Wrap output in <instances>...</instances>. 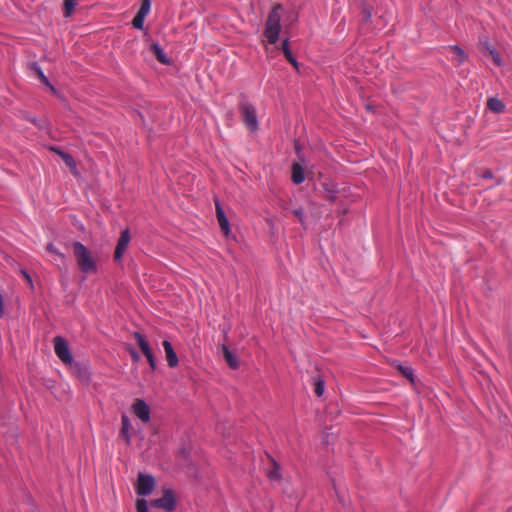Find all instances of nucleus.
I'll list each match as a JSON object with an SVG mask.
<instances>
[{
    "mask_svg": "<svg viewBox=\"0 0 512 512\" xmlns=\"http://www.w3.org/2000/svg\"><path fill=\"white\" fill-rule=\"evenodd\" d=\"M53 343H54V351H55V354L57 355V357L64 364H71L73 361V357L68 348L67 341L61 336H56L53 340Z\"/></svg>",
    "mask_w": 512,
    "mask_h": 512,
    "instance_id": "obj_5",
    "label": "nucleus"
},
{
    "mask_svg": "<svg viewBox=\"0 0 512 512\" xmlns=\"http://www.w3.org/2000/svg\"><path fill=\"white\" fill-rule=\"evenodd\" d=\"M487 107L495 113H501L505 110L504 103L496 97H491L487 100Z\"/></svg>",
    "mask_w": 512,
    "mask_h": 512,
    "instance_id": "obj_19",
    "label": "nucleus"
},
{
    "mask_svg": "<svg viewBox=\"0 0 512 512\" xmlns=\"http://www.w3.org/2000/svg\"><path fill=\"white\" fill-rule=\"evenodd\" d=\"M154 487L155 479L153 476L143 473L138 474L135 490L139 496H148L152 493Z\"/></svg>",
    "mask_w": 512,
    "mask_h": 512,
    "instance_id": "obj_4",
    "label": "nucleus"
},
{
    "mask_svg": "<svg viewBox=\"0 0 512 512\" xmlns=\"http://www.w3.org/2000/svg\"><path fill=\"white\" fill-rule=\"evenodd\" d=\"M4 314V304H3V296L0 293V317H2Z\"/></svg>",
    "mask_w": 512,
    "mask_h": 512,
    "instance_id": "obj_36",
    "label": "nucleus"
},
{
    "mask_svg": "<svg viewBox=\"0 0 512 512\" xmlns=\"http://www.w3.org/2000/svg\"><path fill=\"white\" fill-rule=\"evenodd\" d=\"M490 56L496 66H501V58L495 50H490Z\"/></svg>",
    "mask_w": 512,
    "mask_h": 512,
    "instance_id": "obj_29",
    "label": "nucleus"
},
{
    "mask_svg": "<svg viewBox=\"0 0 512 512\" xmlns=\"http://www.w3.org/2000/svg\"><path fill=\"white\" fill-rule=\"evenodd\" d=\"M492 171L489 169H484L481 171V177L485 179H491L492 178Z\"/></svg>",
    "mask_w": 512,
    "mask_h": 512,
    "instance_id": "obj_34",
    "label": "nucleus"
},
{
    "mask_svg": "<svg viewBox=\"0 0 512 512\" xmlns=\"http://www.w3.org/2000/svg\"><path fill=\"white\" fill-rule=\"evenodd\" d=\"M151 3L150 0H142L141 6L132 20V26L135 29H142L144 20L150 11Z\"/></svg>",
    "mask_w": 512,
    "mask_h": 512,
    "instance_id": "obj_9",
    "label": "nucleus"
},
{
    "mask_svg": "<svg viewBox=\"0 0 512 512\" xmlns=\"http://www.w3.org/2000/svg\"><path fill=\"white\" fill-rule=\"evenodd\" d=\"M216 217H217V220H218V223H219V226H220L222 232L225 235H228L230 232L229 221L218 202H216Z\"/></svg>",
    "mask_w": 512,
    "mask_h": 512,
    "instance_id": "obj_11",
    "label": "nucleus"
},
{
    "mask_svg": "<svg viewBox=\"0 0 512 512\" xmlns=\"http://www.w3.org/2000/svg\"><path fill=\"white\" fill-rule=\"evenodd\" d=\"M448 51L452 54V62L457 66L463 64L467 59L465 51L457 45L449 46Z\"/></svg>",
    "mask_w": 512,
    "mask_h": 512,
    "instance_id": "obj_10",
    "label": "nucleus"
},
{
    "mask_svg": "<svg viewBox=\"0 0 512 512\" xmlns=\"http://www.w3.org/2000/svg\"><path fill=\"white\" fill-rule=\"evenodd\" d=\"M130 232L128 229H125L121 232L120 237L117 241V245L114 251V260L119 262L128 248L130 242Z\"/></svg>",
    "mask_w": 512,
    "mask_h": 512,
    "instance_id": "obj_8",
    "label": "nucleus"
},
{
    "mask_svg": "<svg viewBox=\"0 0 512 512\" xmlns=\"http://www.w3.org/2000/svg\"><path fill=\"white\" fill-rule=\"evenodd\" d=\"M73 253L77 264L83 273L91 274L97 271V265L90 251L81 243H73Z\"/></svg>",
    "mask_w": 512,
    "mask_h": 512,
    "instance_id": "obj_2",
    "label": "nucleus"
},
{
    "mask_svg": "<svg viewBox=\"0 0 512 512\" xmlns=\"http://www.w3.org/2000/svg\"><path fill=\"white\" fill-rule=\"evenodd\" d=\"M133 337L136 339L139 348L141 349V351L143 352V354L145 356L152 353V350L150 348L148 341L141 333L134 332Z\"/></svg>",
    "mask_w": 512,
    "mask_h": 512,
    "instance_id": "obj_17",
    "label": "nucleus"
},
{
    "mask_svg": "<svg viewBox=\"0 0 512 512\" xmlns=\"http://www.w3.org/2000/svg\"><path fill=\"white\" fill-rule=\"evenodd\" d=\"M136 511L148 512L147 501L145 499L141 498L136 501Z\"/></svg>",
    "mask_w": 512,
    "mask_h": 512,
    "instance_id": "obj_26",
    "label": "nucleus"
},
{
    "mask_svg": "<svg viewBox=\"0 0 512 512\" xmlns=\"http://www.w3.org/2000/svg\"><path fill=\"white\" fill-rule=\"evenodd\" d=\"M370 18H371L370 11H368L367 9H364L363 10V20L367 22L370 20Z\"/></svg>",
    "mask_w": 512,
    "mask_h": 512,
    "instance_id": "obj_35",
    "label": "nucleus"
},
{
    "mask_svg": "<svg viewBox=\"0 0 512 512\" xmlns=\"http://www.w3.org/2000/svg\"><path fill=\"white\" fill-rule=\"evenodd\" d=\"M314 392L318 397H321L324 393V380L321 377L314 379Z\"/></svg>",
    "mask_w": 512,
    "mask_h": 512,
    "instance_id": "obj_23",
    "label": "nucleus"
},
{
    "mask_svg": "<svg viewBox=\"0 0 512 512\" xmlns=\"http://www.w3.org/2000/svg\"><path fill=\"white\" fill-rule=\"evenodd\" d=\"M121 425H122V427L120 430V435L125 438L127 443H129V441H130L129 431L131 428V423H130L128 416L125 414H123L121 416Z\"/></svg>",
    "mask_w": 512,
    "mask_h": 512,
    "instance_id": "obj_20",
    "label": "nucleus"
},
{
    "mask_svg": "<svg viewBox=\"0 0 512 512\" xmlns=\"http://www.w3.org/2000/svg\"><path fill=\"white\" fill-rule=\"evenodd\" d=\"M54 151H56L59 156L62 158V160L64 161V163L71 169H74L76 168V163L74 161V158L66 153V152H63V151H60V150H56V149H53Z\"/></svg>",
    "mask_w": 512,
    "mask_h": 512,
    "instance_id": "obj_22",
    "label": "nucleus"
},
{
    "mask_svg": "<svg viewBox=\"0 0 512 512\" xmlns=\"http://www.w3.org/2000/svg\"><path fill=\"white\" fill-rule=\"evenodd\" d=\"M293 215L298 218L300 223L304 222V210L302 208H297L292 211Z\"/></svg>",
    "mask_w": 512,
    "mask_h": 512,
    "instance_id": "obj_30",
    "label": "nucleus"
},
{
    "mask_svg": "<svg viewBox=\"0 0 512 512\" xmlns=\"http://www.w3.org/2000/svg\"><path fill=\"white\" fill-rule=\"evenodd\" d=\"M132 411L143 423L150 421V408L144 400L136 399L132 404Z\"/></svg>",
    "mask_w": 512,
    "mask_h": 512,
    "instance_id": "obj_7",
    "label": "nucleus"
},
{
    "mask_svg": "<svg viewBox=\"0 0 512 512\" xmlns=\"http://www.w3.org/2000/svg\"><path fill=\"white\" fill-rule=\"evenodd\" d=\"M291 180L294 184H301L305 180V170L299 163H293Z\"/></svg>",
    "mask_w": 512,
    "mask_h": 512,
    "instance_id": "obj_13",
    "label": "nucleus"
},
{
    "mask_svg": "<svg viewBox=\"0 0 512 512\" xmlns=\"http://www.w3.org/2000/svg\"><path fill=\"white\" fill-rule=\"evenodd\" d=\"M162 345L166 354L168 366L171 368L176 367L178 364V358L173 350L172 344L168 340H164Z\"/></svg>",
    "mask_w": 512,
    "mask_h": 512,
    "instance_id": "obj_12",
    "label": "nucleus"
},
{
    "mask_svg": "<svg viewBox=\"0 0 512 512\" xmlns=\"http://www.w3.org/2000/svg\"><path fill=\"white\" fill-rule=\"evenodd\" d=\"M150 504L157 508H162L166 511H172L176 507V499L173 490L165 489L163 492V496L158 499H154L150 502Z\"/></svg>",
    "mask_w": 512,
    "mask_h": 512,
    "instance_id": "obj_6",
    "label": "nucleus"
},
{
    "mask_svg": "<svg viewBox=\"0 0 512 512\" xmlns=\"http://www.w3.org/2000/svg\"><path fill=\"white\" fill-rule=\"evenodd\" d=\"M239 112L247 129L251 132H256L259 127L256 108L254 105L247 101H242L239 103Z\"/></svg>",
    "mask_w": 512,
    "mask_h": 512,
    "instance_id": "obj_3",
    "label": "nucleus"
},
{
    "mask_svg": "<svg viewBox=\"0 0 512 512\" xmlns=\"http://www.w3.org/2000/svg\"><path fill=\"white\" fill-rule=\"evenodd\" d=\"M145 357L147 358V361H148L151 369L154 370L156 367V363H155V358H154L153 352L146 355Z\"/></svg>",
    "mask_w": 512,
    "mask_h": 512,
    "instance_id": "obj_31",
    "label": "nucleus"
},
{
    "mask_svg": "<svg viewBox=\"0 0 512 512\" xmlns=\"http://www.w3.org/2000/svg\"><path fill=\"white\" fill-rule=\"evenodd\" d=\"M76 5V0H64V14L70 16Z\"/></svg>",
    "mask_w": 512,
    "mask_h": 512,
    "instance_id": "obj_24",
    "label": "nucleus"
},
{
    "mask_svg": "<svg viewBox=\"0 0 512 512\" xmlns=\"http://www.w3.org/2000/svg\"><path fill=\"white\" fill-rule=\"evenodd\" d=\"M145 357L147 358V361H148L151 369L154 370L156 367V363H155V358H154L153 352L146 355Z\"/></svg>",
    "mask_w": 512,
    "mask_h": 512,
    "instance_id": "obj_32",
    "label": "nucleus"
},
{
    "mask_svg": "<svg viewBox=\"0 0 512 512\" xmlns=\"http://www.w3.org/2000/svg\"><path fill=\"white\" fill-rule=\"evenodd\" d=\"M31 68L35 72V74L37 75V77L39 78L41 83L44 84L45 86H47L51 90L52 93L56 94V89L50 83L48 78L45 76L42 69L36 63L31 64Z\"/></svg>",
    "mask_w": 512,
    "mask_h": 512,
    "instance_id": "obj_15",
    "label": "nucleus"
},
{
    "mask_svg": "<svg viewBox=\"0 0 512 512\" xmlns=\"http://www.w3.org/2000/svg\"><path fill=\"white\" fill-rule=\"evenodd\" d=\"M150 50L160 63H162V64L170 63V58L166 55L164 50L157 43H153L150 46Z\"/></svg>",
    "mask_w": 512,
    "mask_h": 512,
    "instance_id": "obj_14",
    "label": "nucleus"
},
{
    "mask_svg": "<svg viewBox=\"0 0 512 512\" xmlns=\"http://www.w3.org/2000/svg\"><path fill=\"white\" fill-rule=\"evenodd\" d=\"M222 353L223 357L228 364V366L232 369H237L239 367V362L236 358V356L233 355V353L228 349L227 346L222 345Z\"/></svg>",
    "mask_w": 512,
    "mask_h": 512,
    "instance_id": "obj_16",
    "label": "nucleus"
},
{
    "mask_svg": "<svg viewBox=\"0 0 512 512\" xmlns=\"http://www.w3.org/2000/svg\"><path fill=\"white\" fill-rule=\"evenodd\" d=\"M281 50L285 56V58L287 59V61L293 65V67H295L296 69H298V62L297 60L295 59V57L292 55V52L290 50V47H289V41L288 39H285L283 42H282V45H281Z\"/></svg>",
    "mask_w": 512,
    "mask_h": 512,
    "instance_id": "obj_18",
    "label": "nucleus"
},
{
    "mask_svg": "<svg viewBox=\"0 0 512 512\" xmlns=\"http://www.w3.org/2000/svg\"><path fill=\"white\" fill-rule=\"evenodd\" d=\"M281 10V4L274 5L269 12L265 23L264 36L272 45L276 44L279 39V34L281 31Z\"/></svg>",
    "mask_w": 512,
    "mask_h": 512,
    "instance_id": "obj_1",
    "label": "nucleus"
},
{
    "mask_svg": "<svg viewBox=\"0 0 512 512\" xmlns=\"http://www.w3.org/2000/svg\"><path fill=\"white\" fill-rule=\"evenodd\" d=\"M270 460L272 463V469L268 471L267 476L272 481H278L281 478L280 467L273 458H270Z\"/></svg>",
    "mask_w": 512,
    "mask_h": 512,
    "instance_id": "obj_21",
    "label": "nucleus"
},
{
    "mask_svg": "<svg viewBox=\"0 0 512 512\" xmlns=\"http://www.w3.org/2000/svg\"><path fill=\"white\" fill-rule=\"evenodd\" d=\"M399 371L407 378H409L410 380H412V376H413V372H412V369L409 368V367H403V366H399L398 367Z\"/></svg>",
    "mask_w": 512,
    "mask_h": 512,
    "instance_id": "obj_28",
    "label": "nucleus"
},
{
    "mask_svg": "<svg viewBox=\"0 0 512 512\" xmlns=\"http://www.w3.org/2000/svg\"><path fill=\"white\" fill-rule=\"evenodd\" d=\"M136 511L148 512L147 501L145 499L141 498L136 501Z\"/></svg>",
    "mask_w": 512,
    "mask_h": 512,
    "instance_id": "obj_25",
    "label": "nucleus"
},
{
    "mask_svg": "<svg viewBox=\"0 0 512 512\" xmlns=\"http://www.w3.org/2000/svg\"><path fill=\"white\" fill-rule=\"evenodd\" d=\"M46 249H47V251H48L49 253L54 254V255L58 256L59 258H61V259H64V255H63L61 252H59V251L55 248V246H54L53 244H51V243H50V244H48V245H47V247H46Z\"/></svg>",
    "mask_w": 512,
    "mask_h": 512,
    "instance_id": "obj_27",
    "label": "nucleus"
},
{
    "mask_svg": "<svg viewBox=\"0 0 512 512\" xmlns=\"http://www.w3.org/2000/svg\"><path fill=\"white\" fill-rule=\"evenodd\" d=\"M129 353L133 361L138 362L140 360V355L135 349L130 348Z\"/></svg>",
    "mask_w": 512,
    "mask_h": 512,
    "instance_id": "obj_33",
    "label": "nucleus"
}]
</instances>
